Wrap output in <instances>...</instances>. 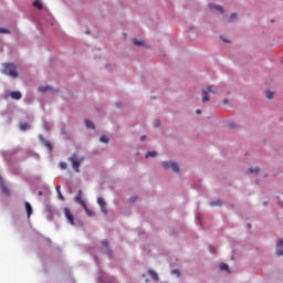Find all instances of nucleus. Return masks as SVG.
Masks as SVG:
<instances>
[{"label": "nucleus", "instance_id": "obj_1", "mask_svg": "<svg viewBox=\"0 0 283 283\" xmlns=\"http://www.w3.org/2000/svg\"><path fill=\"white\" fill-rule=\"evenodd\" d=\"M2 74L10 76L11 78H18L19 74L17 66L13 63H6L3 65Z\"/></svg>", "mask_w": 283, "mask_h": 283}, {"label": "nucleus", "instance_id": "obj_2", "mask_svg": "<svg viewBox=\"0 0 283 283\" xmlns=\"http://www.w3.org/2000/svg\"><path fill=\"white\" fill-rule=\"evenodd\" d=\"M69 161L73 165V169L75 172H80V166L83 164L84 158L78 157L77 155H73L69 158Z\"/></svg>", "mask_w": 283, "mask_h": 283}, {"label": "nucleus", "instance_id": "obj_3", "mask_svg": "<svg viewBox=\"0 0 283 283\" xmlns=\"http://www.w3.org/2000/svg\"><path fill=\"white\" fill-rule=\"evenodd\" d=\"M209 94H217V87L213 85L202 90V103L209 102Z\"/></svg>", "mask_w": 283, "mask_h": 283}, {"label": "nucleus", "instance_id": "obj_4", "mask_svg": "<svg viewBox=\"0 0 283 283\" xmlns=\"http://www.w3.org/2000/svg\"><path fill=\"white\" fill-rule=\"evenodd\" d=\"M163 167H164V169H169V168H171V170H172L174 172H177V174L180 172V168L178 167V165L175 164V163H172V161H163Z\"/></svg>", "mask_w": 283, "mask_h": 283}, {"label": "nucleus", "instance_id": "obj_5", "mask_svg": "<svg viewBox=\"0 0 283 283\" xmlns=\"http://www.w3.org/2000/svg\"><path fill=\"white\" fill-rule=\"evenodd\" d=\"M64 216H65L66 220H69L71 226H74V217H73L72 211L69 208H64Z\"/></svg>", "mask_w": 283, "mask_h": 283}, {"label": "nucleus", "instance_id": "obj_6", "mask_svg": "<svg viewBox=\"0 0 283 283\" xmlns=\"http://www.w3.org/2000/svg\"><path fill=\"white\" fill-rule=\"evenodd\" d=\"M75 202L80 203L82 207H85V202L83 200V191L80 190L78 195H76V197L74 198Z\"/></svg>", "mask_w": 283, "mask_h": 283}, {"label": "nucleus", "instance_id": "obj_7", "mask_svg": "<svg viewBox=\"0 0 283 283\" xmlns=\"http://www.w3.org/2000/svg\"><path fill=\"white\" fill-rule=\"evenodd\" d=\"M276 255H283V240L276 243Z\"/></svg>", "mask_w": 283, "mask_h": 283}, {"label": "nucleus", "instance_id": "obj_8", "mask_svg": "<svg viewBox=\"0 0 283 283\" xmlns=\"http://www.w3.org/2000/svg\"><path fill=\"white\" fill-rule=\"evenodd\" d=\"M11 98H13L14 101L21 99L22 98L21 92H19V91L11 92Z\"/></svg>", "mask_w": 283, "mask_h": 283}, {"label": "nucleus", "instance_id": "obj_9", "mask_svg": "<svg viewBox=\"0 0 283 283\" xmlns=\"http://www.w3.org/2000/svg\"><path fill=\"white\" fill-rule=\"evenodd\" d=\"M24 207L27 208L28 218H31V216H32V213H33V209H32L31 203L25 202V203H24Z\"/></svg>", "mask_w": 283, "mask_h": 283}, {"label": "nucleus", "instance_id": "obj_10", "mask_svg": "<svg viewBox=\"0 0 283 283\" xmlns=\"http://www.w3.org/2000/svg\"><path fill=\"white\" fill-rule=\"evenodd\" d=\"M1 189H2V192L4 193V196H11L10 189L7 188V186L2 182H1Z\"/></svg>", "mask_w": 283, "mask_h": 283}, {"label": "nucleus", "instance_id": "obj_11", "mask_svg": "<svg viewBox=\"0 0 283 283\" xmlns=\"http://www.w3.org/2000/svg\"><path fill=\"white\" fill-rule=\"evenodd\" d=\"M148 275H150L154 281L159 280V275L154 270L148 271Z\"/></svg>", "mask_w": 283, "mask_h": 283}, {"label": "nucleus", "instance_id": "obj_12", "mask_svg": "<svg viewBox=\"0 0 283 283\" xmlns=\"http://www.w3.org/2000/svg\"><path fill=\"white\" fill-rule=\"evenodd\" d=\"M33 7H34L35 9H38V10H43V4H42V2L39 1V0H35V1L33 2Z\"/></svg>", "mask_w": 283, "mask_h": 283}, {"label": "nucleus", "instance_id": "obj_13", "mask_svg": "<svg viewBox=\"0 0 283 283\" xmlns=\"http://www.w3.org/2000/svg\"><path fill=\"white\" fill-rule=\"evenodd\" d=\"M210 8L216 11H219L220 13H223V8L221 6L212 4V6H210Z\"/></svg>", "mask_w": 283, "mask_h": 283}, {"label": "nucleus", "instance_id": "obj_14", "mask_svg": "<svg viewBox=\"0 0 283 283\" xmlns=\"http://www.w3.org/2000/svg\"><path fill=\"white\" fill-rule=\"evenodd\" d=\"M31 126L28 123L20 124V130H29Z\"/></svg>", "mask_w": 283, "mask_h": 283}, {"label": "nucleus", "instance_id": "obj_15", "mask_svg": "<svg viewBox=\"0 0 283 283\" xmlns=\"http://www.w3.org/2000/svg\"><path fill=\"white\" fill-rule=\"evenodd\" d=\"M209 205L210 207H221L222 202L221 200H216V201H211Z\"/></svg>", "mask_w": 283, "mask_h": 283}, {"label": "nucleus", "instance_id": "obj_16", "mask_svg": "<svg viewBox=\"0 0 283 283\" xmlns=\"http://www.w3.org/2000/svg\"><path fill=\"white\" fill-rule=\"evenodd\" d=\"M85 125H86V128H88V129H94L95 128L93 122H91L88 119L85 120Z\"/></svg>", "mask_w": 283, "mask_h": 283}, {"label": "nucleus", "instance_id": "obj_17", "mask_svg": "<svg viewBox=\"0 0 283 283\" xmlns=\"http://www.w3.org/2000/svg\"><path fill=\"white\" fill-rule=\"evenodd\" d=\"M60 186L55 187V191H57V196H59V199H61V201H64V197L62 195V192L60 191Z\"/></svg>", "mask_w": 283, "mask_h": 283}, {"label": "nucleus", "instance_id": "obj_18", "mask_svg": "<svg viewBox=\"0 0 283 283\" xmlns=\"http://www.w3.org/2000/svg\"><path fill=\"white\" fill-rule=\"evenodd\" d=\"M220 271H228V272H230L229 265L227 263H221L220 264Z\"/></svg>", "mask_w": 283, "mask_h": 283}, {"label": "nucleus", "instance_id": "obj_19", "mask_svg": "<svg viewBox=\"0 0 283 283\" xmlns=\"http://www.w3.org/2000/svg\"><path fill=\"white\" fill-rule=\"evenodd\" d=\"M97 205H99V207L106 206V202L103 197L97 198Z\"/></svg>", "mask_w": 283, "mask_h": 283}, {"label": "nucleus", "instance_id": "obj_20", "mask_svg": "<svg viewBox=\"0 0 283 283\" xmlns=\"http://www.w3.org/2000/svg\"><path fill=\"white\" fill-rule=\"evenodd\" d=\"M273 97H274V92H272V91H266V98H268V99H273Z\"/></svg>", "mask_w": 283, "mask_h": 283}, {"label": "nucleus", "instance_id": "obj_21", "mask_svg": "<svg viewBox=\"0 0 283 283\" xmlns=\"http://www.w3.org/2000/svg\"><path fill=\"white\" fill-rule=\"evenodd\" d=\"M157 156V151H147L146 154V158H149V157H156Z\"/></svg>", "mask_w": 283, "mask_h": 283}, {"label": "nucleus", "instance_id": "obj_22", "mask_svg": "<svg viewBox=\"0 0 283 283\" xmlns=\"http://www.w3.org/2000/svg\"><path fill=\"white\" fill-rule=\"evenodd\" d=\"M84 209H85L86 214H88L90 217L95 216V213L87 208V205L84 207Z\"/></svg>", "mask_w": 283, "mask_h": 283}, {"label": "nucleus", "instance_id": "obj_23", "mask_svg": "<svg viewBox=\"0 0 283 283\" xmlns=\"http://www.w3.org/2000/svg\"><path fill=\"white\" fill-rule=\"evenodd\" d=\"M50 90V86H40L39 91L42 93H46Z\"/></svg>", "mask_w": 283, "mask_h": 283}, {"label": "nucleus", "instance_id": "obj_24", "mask_svg": "<svg viewBox=\"0 0 283 283\" xmlns=\"http://www.w3.org/2000/svg\"><path fill=\"white\" fill-rule=\"evenodd\" d=\"M133 43H135V45H137V46L144 45V42H143V41H139V40H137V39H134V40H133Z\"/></svg>", "mask_w": 283, "mask_h": 283}, {"label": "nucleus", "instance_id": "obj_25", "mask_svg": "<svg viewBox=\"0 0 283 283\" xmlns=\"http://www.w3.org/2000/svg\"><path fill=\"white\" fill-rule=\"evenodd\" d=\"M99 207H101L102 213H104L105 216L108 214V209L106 208V206H99Z\"/></svg>", "mask_w": 283, "mask_h": 283}, {"label": "nucleus", "instance_id": "obj_26", "mask_svg": "<svg viewBox=\"0 0 283 283\" xmlns=\"http://www.w3.org/2000/svg\"><path fill=\"white\" fill-rule=\"evenodd\" d=\"M99 142L107 144V143L109 142V138L106 137V136H102V137L99 138Z\"/></svg>", "mask_w": 283, "mask_h": 283}, {"label": "nucleus", "instance_id": "obj_27", "mask_svg": "<svg viewBox=\"0 0 283 283\" xmlns=\"http://www.w3.org/2000/svg\"><path fill=\"white\" fill-rule=\"evenodd\" d=\"M59 166H60V168H61L62 170H66V169H67V164H65V163H63V161H61V163L59 164Z\"/></svg>", "mask_w": 283, "mask_h": 283}, {"label": "nucleus", "instance_id": "obj_28", "mask_svg": "<svg viewBox=\"0 0 283 283\" xmlns=\"http://www.w3.org/2000/svg\"><path fill=\"white\" fill-rule=\"evenodd\" d=\"M0 34H10V31L3 28H0Z\"/></svg>", "mask_w": 283, "mask_h": 283}, {"label": "nucleus", "instance_id": "obj_29", "mask_svg": "<svg viewBox=\"0 0 283 283\" xmlns=\"http://www.w3.org/2000/svg\"><path fill=\"white\" fill-rule=\"evenodd\" d=\"M238 19V14L237 13H231L230 14V21H234Z\"/></svg>", "mask_w": 283, "mask_h": 283}, {"label": "nucleus", "instance_id": "obj_30", "mask_svg": "<svg viewBox=\"0 0 283 283\" xmlns=\"http://www.w3.org/2000/svg\"><path fill=\"white\" fill-rule=\"evenodd\" d=\"M171 274L177 275V276H180V271H179L178 269H174V270L171 271Z\"/></svg>", "mask_w": 283, "mask_h": 283}, {"label": "nucleus", "instance_id": "obj_31", "mask_svg": "<svg viewBox=\"0 0 283 283\" xmlns=\"http://www.w3.org/2000/svg\"><path fill=\"white\" fill-rule=\"evenodd\" d=\"M250 174H259V168H250Z\"/></svg>", "mask_w": 283, "mask_h": 283}, {"label": "nucleus", "instance_id": "obj_32", "mask_svg": "<svg viewBox=\"0 0 283 283\" xmlns=\"http://www.w3.org/2000/svg\"><path fill=\"white\" fill-rule=\"evenodd\" d=\"M154 127H160V120L159 119H156L154 120Z\"/></svg>", "mask_w": 283, "mask_h": 283}, {"label": "nucleus", "instance_id": "obj_33", "mask_svg": "<svg viewBox=\"0 0 283 283\" xmlns=\"http://www.w3.org/2000/svg\"><path fill=\"white\" fill-rule=\"evenodd\" d=\"M45 147H49V149L52 150V144H50L49 142H45Z\"/></svg>", "mask_w": 283, "mask_h": 283}, {"label": "nucleus", "instance_id": "obj_34", "mask_svg": "<svg viewBox=\"0 0 283 283\" xmlns=\"http://www.w3.org/2000/svg\"><path fill=\"white\" fill-rule=\"evenodd\" d=\"M102 245L108 248V241H106V240L102 241Z\"/></svg>", "mask_w": 283, "mask_h": 283}, {"label": "nucleus", "instance_id": "obj_35", "mask_svg": "<svg viewBox=\"0 0 283 283\" xmlns=\"http://www.w3.org/2000/svg\"><path fill=\"white\" fill-rule=\"evenodd\" d=\"M223 104L229 105V99L228 98L223 99Z\"/></svg>", "mask_w": 283, "mask_h": 283}, {"label": "nucleus", "instance_id": "obj_36", "mask_svg": "<svg viewBox=\"0 0 283 283\" xmlns=\"http://www.w3.org/2000/svg\"><path fill=\"white\" fill-rule=\"evenodd\" d=\"M201 113H202L201 109H197V111H196V114H198V115H200Z\"/></svg>", "mask_w": 283, "mask_h": 283}, {"label": "nucleus", "instance_id": "obj_37", "mask_svg": "<svg viewBox=\"0 0 283 283\" xmlns=\"http://www.w3.org/2000/svg\"><path fill=\"white\" fill-rule=\"evenodd\" d=\"M145 139H146V136L143 135V136L140 137V140H142V142H145Z\"/></svg>", "mask_w": 283, "mask_h": 283}, {"label": "nucleus", "instance_id": "obj_38", "mask_svg": "<svg viewBox=\"0 0 283 283\" xmlns=\"http://www.w3.org/2000/svg\"><path fill=\"white\" fill-rule=\"evenodd\" d=\"M221 40H223V42H226V43H229V41H228V40H224V39H221Z\"/></svg>", "mask_w": 283, "mask_h": 283}, {"label": "nucleus", "instance_id": "obj_39", "mask_svg": "<svg viewBox=\"0 0 283 283\" xmlns=\"http://www.w3.org/2000/svg\"><path fill=\"white\" fill-rule=\"evenodd\" d=\"M107 253H108L109 255H112V251H111V250H108Z\"/></svg>", "mask_w": 283, "mask_h": 283}, {"label": "nucleus", "instance_id": "obj_40", "mask_svg": "<svg viewBox=\"0 0 283 283\" xmlns=\"http://www.w3.org/2000/svg\"><path fill=\"white\" fill-rule=\"evenodd\" d=\"M248 227H249V229H250V228H252V226H251V224H248Z\"/></svg>", "mask_w": 283, "mask_h": 283}, {"label": "nucleus", "instance_id": "obj_41", "mask_svg": "<svg viewBox=\"0 0 283 283\" xmlns=\"http://www.w3.org/2000/svg\"><path fill=\"white\" fill-rule=\"evenodd\" d=\"M39 196H42V192H39Z\"/></svg>", "mask_w": 283, "mask_h": 283}, {"label": "nucleus", "instance_id": "obj_42", "mask_svg": "<svg viewBox=\"0 0 283 283\" xmlns=\"http://www.w3.org/2000/svg\"><path fill=\"white\" fill-rule=\"evenodd\" d=\"M268 205V202H264V206H266Z\"/></svg>", "mask_w": 283, "mask_h": 283}]
</instances>
